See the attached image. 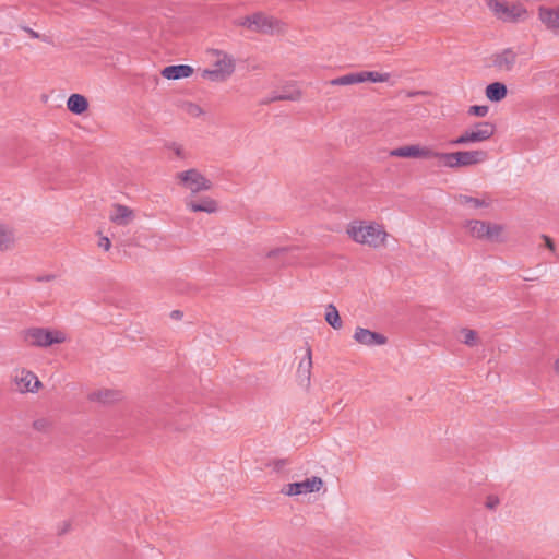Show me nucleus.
I'll return each instance as SVG.
<instances>
[{
    "instance_id": "7c9ffc66",
    "label": "nucleus",
    "mask_w": 559,
    "mask_h": 559,
    "mask_svg": "<svg viewBox=\"0 0 559 559\" xmlns=\"http://www.w3.org/2000/svg\"><path fill=\"white\" fill-rule=\"evenodd\" d=\"M501 231V225L488 223V233H486V238L489 240H497Z\"/></svg>"
},
{
    "instance_id": "a211bd4d",
    "label": "nucleus",
    "mask_w": 559,
    "mask_h": 559,
    "mask_svg": "<svg viewBox=\"0 0 559 559\" xmlns=\"http://www.w3.org/2000/svg\"><path fill=\"white\" fill-rule=\"evenodd\" d=\"M485 94L490 102L498 103L506 98L508 88L504 83L493 82L487 85Z\"/></svg>"
},
{
    "instance_id": "c756f323",
    "label": "nucleus",
    "mask_w": 559,
    "mask_h": 559,
    "mask_svg": "<svg viewBox=\"0 0 559 559\" xmlns=\"http://www.w3.org/2000/svg\"><path fill=\"white\" fill-rule=\"evenodd\" d=\"M489 111V107L486 105H473L469 106L467 114L475 117H485Z\"/></svg>"
},
{
    "instance_id": "393cba45",
    "label": "nucleus",
    "mask_w": 559,
    "mask_h": 559,
    "mask_svg": "<svg viewBox=\"0 0 559 559\" xmlns=\"http://www.w3.org/2000/svg\"><path fill=\"white\" fill-rule=\"evenodd\" d=\"M362 79L361 74L359 72H353L348 73L342 76H338L336 79H333L330 81L331 85H353L360 83V80Z\"/></svg>"
},
{
    "instance_id": "f8f14e48",
    "label": "nucleus",
    "mask_w": 559,
    "mask_h": 559,
    "mask_svg": "<svg viewBox=\"0 0 559 559\" xmlns=\"http://www.w3.org/2000/svg\"><path fill=\"white\" fill-rule=\"evenodd\" d=\"M15 383L17 385V390L22 393L36 392L41 386V382L38 380L36 374L26 369H22L20 374L15 376Z\"/></svg>"
},
{
    "instance_id": "ea45409f",
    "label": "nucleus",
    "mask_w": 559,
    "mask_h": 559,
    "mask_svg": "<svg viewBox=\"0 0 559 559\" xmlns=\"http://www.w3.org/2000/svg\"><path fill=\"white\" fill-rule=\"evenodd\" d=\"M542 238L545 240V246L550 249L551 251L555 250V242L552 239L546 235H543Z\"/></svg>"
},
{
    "instance_id": "4c0bfd02",
    "label": "nucleus",
    "mask_w": 559,
    "mask_h": 559,
    "mask_svg": "<svg viewBox=\"0 0 559 559\" xmlns=\"http://www.w3.org/2000/svg\"><path fill=\"white\" fill-rule=\"evenodd\" d=\"M169 148H171L179 158H185V152L181 145L171 143Z\"/></svg>"
},
{
    "instance_id": "39448f33",
    "label": "nucleus",
    "mask_w": 559,
    "mask_h": 559,
    "mask_svg": "<svg viewBox=\"0 0 559 559\" xmlns=\"http://www.w3.org/2000/svg\"><path fill=\"white\" fill-rule=\"evenodd\" d=\"M322 478L318 476H312L310 478H306L302 481L292 483L284 486L281 492L286 496H298L301 493L318 492L322 488Z\"/></svg>"
},
{
    "instance_id": "5701e85b",
    "label": "nucleus",
    "mask_w": 559,
    "mask_h": 559,
    "mask_svg": "<svg viewBox=\"0 0 559 559\" xmlns=\"http://www.w3.org/2000/svg\"><path fill=\"white\" fill-rule=\"evenodd\" d=\"M469 229V233L473 237L483 239L486 238V233H488V223L484 221H468L466 225Z\"/></svg>"
},
{
    "instance_id": "e433bc0d",
    "label": "nucleus",
    "mask_w": 559,
    "mask_h": 559,
    "mask_svg": "<svg viewBox=\"0 0 559 559\" xmlns=\"http://www.w3.org/2000/svg\"><path fill=\"white\" fill-rule=\"evenodd\" d=\"M48 421L46 419H37L33 423V427L38 431L46 430Z\"/></svg>"
},
{
    "instance_id": "58836bf2",
    "label": "nucleus",
    "mask_w": 559,
    "mask_h": 559,
    "mask_svg": "<svg viewBox=\"0 0 559 559\" xmlns=\"http://www.w3.org/2000/svg\"><path fill=\"white\" fill-rule=\"evenodd\" d=\"M98 246L103 248L105 251H108L111 247L110 239L108 237H100L98 241Z\"/></svg>"
},
{
    "instance_id": "f704fd0d",
    "label": "nucleus",
    "mask_w": 559,
    "mask_h": 559,
    "mask_svg": "<svg viewBox=\"0 0 559 559\" xmlns=\"http://www.w3.org/2000/svg\"><path fill=\"white\" fill-rule=\"evenodd\" d=\"M71 523L69 521H63L59 526L57 534L59 536L67 534L70 531Z\"/></svg>"
},
{
    "instance_id": "b1692460",
    "label": "nucleus",
    "mask_w": 559,
    "mask_h": 559,
    "mask_svg": "<svg viewBox=\"0 0 559 559\" xmlns=\"http://www.w3.org/2000/svg\"><path fill=\"white\" fill-rule=\"evenodd\" d=\"M325 321L335 330L342 328V320L337 308L333 304H329L325 312Z\"/></svg>"
},
{
    "instance_id": "aec40b11",
    "label": "nucleus",
    "mask_w": 559,
    "mask_h": 559,
    "mask_svg": "<svg viewBox=\"0 0 559 559\" xmlns=\"http://www.w3.org/2000/svg\"><path fill=\"white\" fill-rule=\"evenodd\" d=\"M233 74L231 66L228 64L227 68H215L214 69H205L202 72V78L209 79L214 82H223L227 80Z\"/></svg>"
},
{
    "instance_id": "cd10ccee",
    "label": "nucleus",
    "mask_w": 559,
    "mask_h": 559,
    "mask_svg": "<svg viewBox=\"0 0 559 559\" xmlns=\"http://www.w3.org/2000/svg\"><path fill=\"white\" fill-rule=\"evenodd\" d=\"M215 53L219 57L214 67L215 68H227L228 64L231 66L233 72L235 71V60L226 53H223L218 50H215Z\"/></svg>"
},
{
    "instance_id": "473e14b6",
    "label": "nucleus",
    "mask_w": 559,
    "mask_h": 559,
    "mask_svg": "<svg viewBox=\"0 0 559 559\" xmlns=\"http://www.w3.org/2000/svg\"><path fill=\"white\" fill-rule=\"evenodd\" d=\"M301 96V93L299 91H294L289 94H278L276 96H274V100H297L299 99Z\"/></svg>"
},
{
    "instance_id": "72a5a7b5",
    "label": "nucleus",
    "mask_w": 559,
    "mask_h": 559,
    "mask_svg": "<svg viewBox=\"0 0 559 559\" xmlns=\"http://www.w3.org/2000/svg\"><path fill=\"white\" fill-rule=\"evenodd\" d=\"M499 498L496 496H488L486 501V507L490 510H493L499 504Z\"/></svg>"
},
{
    "instance_id": "c85d7f7f",
    "label": "nucleus",
    "mask_w": 559,
    "mask_h": 559,
    "mask_svg": "<svg viewBox=\"0 0 559 559\" xmlns=\"http://www.w3.org/2000/svg\"><path fill=\"white\" fill-rule=\"evenodd\" d=\"M459 201L461 204H471L473 207H483L487 206V203L484 200H480L478 198L469 197V195H463L461 194L459 197Z\"/></svg>"
},
{
    "instance_id": "a878e982",
    "label": "nucleus",
    "mask_w": 559,
    "mask_h": 559,
    "mask_svg": "<svg viewBox=\"0 0 559 559\" xmlns=\"http://www.w3.org/2000/svg\"><path fill=\"white\" fill-rule=\"evenodd\" d=\"M359 74H361V76H362V79L360 80V83L366 82V81H370L373 83L386 82L390 79L389 73H379L376 71H361V72H359Z\"/></svg>"
},
{
    "instance_id": "dca6fc26",
    "label": "nucleus",
    "mask_w": 559,
    "mask_h": 559,
    "mask_svg": "<svg viewBox=\"0 0 559 559\" xmlns=\"http://www.w3.org/2000/svg\"><path fill=\"white\" fill-rule=\"evenodd\" d=\"M540 21L550 29L559 32V8L557 9H539Z\"/></svg>"
},
{
    "instance_id": "9d476101",
    "label": "nucleus",
    "mask_w": 559,
    "mask_h": 559,
    "mask_svg": "<svg viewBox=\"0 0 559 559\" xmlns=\"http://www.w3.org/2000/svg\"><path fill=\"white\" fill-rule=\"evenodd\" d=\"M311 369H312V350L309 344H306V355L300 360L297 368V381L299 385L309 388L311 380Z\"/></svg>"
},
{
    "instance_id": "412c9836",
    "label": "nucleus",
    "mask_w": 559,
    "mask_h": 559,
    "mask_svg": "<svg viewBox=\"0 0 559 559\" xmlns=\"http://www.w3.org/2000/svg\"><path fill=\"white\" fill-rule=\"evenodd\" d=\"M119 395L120 394L117 391L105 389V390H98V391L92 392L88 395V399L91 401H96V402H100V403H109L115 400H118Z\"/></svg>"
},
{
    "instance_id": "f257e3e1",
    "label": "nucleus",
    "mask_w": 559,
    "mask_h": 559,
    "mask_svg": "<svg viewBox=\"0 0 559 559\" xmlns=\"http://www.w3.org/2000/svg\"><path fill=\"white\" fill-rule=\"evenodd\" d=\"M347 234L354 241L368 245L372 248H380L384 246L385 239L388 237V233L377 224H353L347 228Z\"/></svg>"
},
{
    "instance_id": "0eeeda50",
    "label": "nucleus",
    "mask_w": 559,
    "mask_h": 559,
    "mask_svg": "<svg viewBox=\"0 0 559 559\" xmlns=\"http://www.w3.org/2000/svg\"><path fill=\"white\" fill-rule=\"evenodd\" d=\"M391 156L402 157V158H425L430 159L432 154V148L429 146H420V145H406L394 148L390 152Z\"/></svg>"
},
{
    "instance_id": "7ed1b4c3",
    "label": "nucleus",
    "mask_w": 559,
    "mask_h": 559,
    "mask_svg": "<svg viewBox=\"0 0 559 559\" xmlns=\"http://www.w3.org/2000/svg\"><path fill=\"white\" fill-rule=\"evenodd\" d=\"M496 126L489 121L475 123L472 128L465 130L460 136L450 140L449 145H467L469 143L485 142L493 136Z\"/></svg>"
},
{
    "instance_id": "9b49d317",
    "label": "nucleus",
    "mask_w": 559,
    "mask_h": 559,
    "mask_svg": "<svg viewBox=\"0 0 559 559\" xmlns=\"http://www.w3.org/2000/svg\"><path fill=\"white\" fill-rule=\"evenodd\" d=\"M455 164L460 167H467L481 164L488 159V153L483 150L456 152Z\"/></svg>"
},
{
    "instance_id": "bb28decb",
    "label": "nucleus",
    "mask_w": 559,
    "mask_h": 559,
    "mask_svg": "<svg viewBox=\"0 0 559 559\" xmlns=\"http://www.w3.org/2000/svg\"><path fill=\"white\" fill-rule=\"evenodd\" d=\"M432 156L431 158H438L440 160H443V164L445 167H449V168H459V165L455 164V155H456V152H451V153H441V152H437L432 148Z\"/></svg>"
},
{
    "instance_id": "2f4dec72",
    "label": "nucleus",
    "mask_w": 559,
    "mask_h": 559,
    "mask_svg": "<svg viewBox=\"0 0 559 559\" xmlns=\"http://www.w3.org/2000/svg\"><path fill=\"white\" fill-rule=\"evenodd\" d=\"M462 334L464 335V341H463L464 344H466L468 346L476 345L477 333L474 330L463 329Z\"/></svg>"
},
{
    "instance_id": "de8ad7c7",
    "label": "nucleus",
    "mask_w": 559,
    "mask_h": 559,
    "mask_svg": "<svg viewBox=\"0 0 559 559\" xmlns=\"http://www.w3.org/2000/svg\"><path fill=\"white\" fill-rule=\"evenodd\" d=\"M555 368L556 371L559 373V358L556 360Z\"/></svg>"
},
{
    "instance_id": "1a4fd4ad",
    "label": "nucleus",
    "mask_w": 559,
    "mask_h": 559,
    "mask_svg": "<svg viewBox=\"0 0 559 559\" xmlns=\"http://www.w3.org/2000/svg\"><path fill=\"white\" fill-rule=\"evenodd\" d=\"M353 337L357 343L365 346L385 345L388 343L385 335L360 326L356 328Z\"/></svg>"
},
{
    "instance_id": "79ce46f5",
    "label": "nucleus",
    "mask_w": 559,
    "mask_h": 559,
    "mask_svg": "<svg viewBox=\"0 0 559 559\" xmlns=\"http://www.w3.org/2000/svg\"><path fill=\"white\" fill-rule=\"evenodd\" d=\"M286 465V460H277L274 462V469L280 472Z\"/></svg>"
},
{
    "instance_id": "423d86ee",
    "label": "nucleus",
    "mask_w": 559,
    "mask_h": 559,
    "mask_svg": "<svg viewBox=\"0 0 559 559\" xmlns=\"http://www.w3.org/2000/svg\"><path fill=\"white\" fill-rule=\"evenodd\" d=\"M487 5L495 14L504 22H514L522 15L526 14V10L521 5H509L499 0H487Z\"/></svg>"
},
{
    "instance_id": "4be33fe9",
    "label": "nucleus",
    "mask_w": 559,
    "mask_h": 559,
    "mask_svg": "<svg viewBox=\"0 0 559 559\" xmlns=\"http://www.w3.org/2000/svg\"><path fill=\"white\" fill-rule=\"evenodd\" d=\"M15 238L13 230L4 225H0V251L10 250L14 245Z\"/></svg>"
},
{
    "instance_id": "a19ab883",
    "label": "nucleus",
    "mask_w": 559,
    "mask_h": 559,
    "mask_svg": "<svg viewBox=\"0 0 559 559\" xmlns=\"http://www.w3.org/2000/svg\"><path fill=\"white\" fill-rule=\"evenodd\" d=\"M56 278V276L53 274H47V275H43V276H37L35 280L37 282H50V281H53Z\"/></svg>"
},
{
    "instance_id": "37998d69",
    "label": "nucleus",
    "mask_w": 559,
    "mask_h": 559,
    "mask_svg": "<svg viewBox=\"0 0 559 559\" xmlns=\"http://www.w3.org/2000/svg\"><path fill=\"white\" fill-rule=\"evenodd\" d=\"M182 316H183V313H182L180 310H173V311L170 312V317H171L173 319H175V320H179V319H181V318H182Z\"/></svg>"
},
{
    "instance_id": "6ab92c4d",
    "label": "nucleus",
    "mask_w": 559,
    "mask_h": 559,
    "mask_svg": "<svg viewBox=\"0 0 559 559\" xmlns=\"http://www.w3.org/2000/svg\"><path fill=\"white\" fill-rule=\"evenodd\" d=\"M69 111L75 115H82L88 108V100L81 94H72L67 100Z\"/></svg>"
},
{
    "instance_id": "c03bdc74",
    "label": "nucleus",
    "mask_w": 559,
    "mask_h": 559,
    "mask_svg": "<svg viewBox=\"0 0 559 559\" xmlns=\"http://www.w3.org/2000/svg\"><path fill=\"white\" fill-rule=\"evenodd\" d=\"M24 29L29 34L31 37L39 38V34L37 32L31 29L29 27H25Z\"/></svg>"
},
{
    "instance_id": "4468645a",
    "label": "nucleus",
    "mask_w": 559,
    "mask_h": 559,
    "mask_svg": "<svg viewBox=\"0 0 559 559\" xmlns=\"http://www.w3.org/2000/svg\"><path fill=\"white\" fill-rule=\"evenodd\" d=\"M193 68L188 64H173L162 70V75L167 80H179L193 74Z\"/></svg>"
},
{
    "instance_id": "ddd939ff",
    "label": "nucleus",
    "mask_w": 559,
    "mask_h": 559,
    "mask_svg": "<svg viewBox=\"0 0 559 559\" xmlns=\"http://www.w3.org/2000/svg\"><path fill=\"white\" fill-rule=\"evenodd\" d=\"M185 203L186 206L192 212H205L211 214L216 212L218 209L217 202L210 197L201 198L198 201L193 200L192 198H187Z\"/></svg>"
},
{
    "instance_id": "49530a36",
    "label": "nucleus",
    "mask_w": 559,
    "mask_h": 559,
    "mask_svg": "<svg viewBox=\"0 0 559 559\" xmlns=\"http://www.w3.org/2000/svg\"><path fill=\"white\" fill-rule=\"evenodd\" d=\"M523 280L524 281H534L535 278L532 277V275H528V276H523Z\"/></svg>"
},
{
    "instance_id": "f03ea898",
    "label": "nucleus",
    "mask_w": 559,
    "mask_h": 559,
    "mask_svg": "<svg viewBox=\"0 0 559 559\" xmlns=\"http://www.w3.org/2000/svg\"><path fill=\"white\" fill-rule=\"evenodd\" d=\"M23 340L31 346L49 347L66 342V334L58 330L45 328H29L22 332Z\"/></svg>"
},
{
    "instance_id": "20e7f679",
    "label": "nucleus",
    "mask_w": 559,
    "mask_h": 559,
    "mask_svg": "<svg viewBox=\"0 0 559 559\" xmlns=\"http://www.w3.org/2000/svg\"><path fill=\"white\" fill-rule=\"evenodd\" d=\"M177 179L181 185L195 194L201 191H207L212 189V182L205 178L198 169L191 168L176 175Z\"/></svg>"
},
{
    "instance_id": "a18cd8bd",
    "label": "nucleus",
    "mask_w": 559,
    "mask_h": 559,
    "mask_svg": "<svg viewBox=\"0 0 559 559\" xmlns=\"http://www.w3.org/2000/svg\"><path fill=\"white\" fill-rule=\"evenodd\" d=\"M523 280L524 281H534L535 278L532 277V275H528V276H523Z\"/></svg>"
},
{
    "instance_id": "c9c22d12",
    "label": "nucleus",
    "mask_w": 559,
    "mask_h": 559,
    "mask_svg": "<svg viewBox=\"0 0 559 559\" xmlns=\"http://www.w3.org/2000/svg\"><path fill=\"white\" fill-rule=\"evenodd\" d=\"M287 250H288L287 248H277V249L269 251L266 257L267 258H277V257L285 254L287 252Z\"/></svg>"
},
{
    "instance_id": "6e6552de",
    "label": "nucleus",
    "mask_w": 559,
    "mask_h": 559,
    "mask_svg": "<svg viewBox=\"0 0 559 559\" xmlns=\"http://www.w3.org/2000/svg\"><path fill=\"white\" fill-rule=\"evenodd\" d=\"M245 24L258 32L272 33L278 25V21L262 13H254L246 17Z\"/></svg>"
},
{
    "instance_id": "f3484780",
    "label": "nucleus",
    "mask_w": 559,
    "mask_h": 559,
    "mask_svg": "<svg viewBox=\"0 0 559 559\" xmlns=\"http://www.w3.org/2000/svg\"><path fill=\"white\" fill-rule=\"evenodd\" d=\"M133 218V211L122 204H115L110 221L118 225H127Z\"/></svg>"
},
{
    "instance_id": "2eb2a0df",
    "label": "nucleus",
    "mask_w": 559,
    "mask_h": 559,
    "mask_svg": "<svg viewBox=\"0 0 559 559\" xmlns=\"http://www.w3.org/2000/svg\"><path fill=\"white\" fill-rule=\"evenodd\" d=\"M493 66L500 70L510 71L516 62V53L512 49H504L493 58Z\"/></svg>"
}]
</instances>
